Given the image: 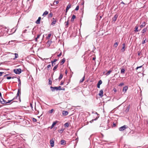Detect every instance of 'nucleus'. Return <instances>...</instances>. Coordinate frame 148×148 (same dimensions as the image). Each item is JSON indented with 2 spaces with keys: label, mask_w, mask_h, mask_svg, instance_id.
Instances as JSON below:
<instances>
[{
  "label": "nucleus",
  "mask_w": 148,
  "mask_h": 148,
  "mask_svg": "<svg viewBox=\"0 0 148 148\" xmlns=\"http://www.w3.org/2000/svg\"><path fill=\"white\" fill-rule=\"evenodd\" d=\"M50 88L52 92L54 91L55 90H61L62 88L60 86H58V87H53L52 86L50 87Z\"/></svg>",
  "instance_id": "f257e3e1"
},
{
  "label": "nucleus",
  "mask_w": 148,
  "mask_h": 148,
  "mask_svg": "<svg viewBox=\"0 0 148 148\" xmlns=\"http://www.w3.org/2000/svg\"><path fill=\"white\" fill-rule=\"evenodd\" d=\"M13 71L14 72L17 74H19L21 72V69L20 68L14 69Z\"/></svg>",
  "instance_id": "f03ea898"
},
{
  "label": "nucleus",
  "mask_w": 148,
  "mask_h": 148,
  "mask_svg": "<svg viewBox=\"0 0 148 148\" xmlns=\"http://www.w3.org/2000/svg\"><path fill=\"white\" fill-rule=\"evenodd\" d=\"M128 127V126L125 125H124L123 126H121L119 128V130L120 131H122L124 130H125Z\"/></svg>",
  "instance_id": "7ed1b4c3"
},
{
  "label": "nucleus",
  "mask_w": 148,
  "mask_h": 148,
  "mask_svg": "<svg viewBox=\"0 0 148 148\" xmlns=\"http://www.w3.org/2000/svg\"><path fill=\"white\" fill-rule=\"evenodd\" d=\"M3 27H2V26L0 25V36H3L4 34L3 32Z\"/></svg>",
  "instance_id": "20e7f679"
},
{
  "label": "nucleus",
  "mask_w": 148,
  "mask_h": 148,
  "mask_svg": "<svg viewBox=\"0 0 148 148\" xmlns=\"http://www.w3.org/2000/svg\"><path fill=\"white\" fill-rule=\"evenodd\" d=\"M1 98V99H0V101L1 103L3 104H5L6 103V101L2 97Z\"/></svg>",
  "instance_id": "39448f33"
},
{
  "label": "nucleus",
  "mask_w": 148,
  "mask_h": 148,
  "mask_svg": "<svg viewBox=\"0 0 148 148\" xmlns=\"http://www.w3.org/2000/svg\"><path fill=\"white\" fill-rule=\"evenodd\" d=\"M50 144L51 147H53L54 146V141L53 139L50 140Z\"/></svg>",
  "instance_id": "423d86ee"
},
{
  "label": "nucleus",
  "mask_w": 148,
  "mask_h": 148,
  "mask_svg": "<svg viewBox=\"0 0 148 148\" xmlns=\"http://www.w3.org/2000/svg\"><path fill=\"white\" fill-rule=\"evenodd\" d=\"M118 16L116 14H115L114 15V17L112 18V21L114 22H115L116 21Z\"/></svg>",
  "instance_id": "0eeeda50"
},
{
  "label": "nucleus",
  "mask_w": 148,
  "mask_h": 148,
  "mask_svg": "<svg viewBox=\"0 0 148 148\" xmlns=\"http://www.w3.org/2000/svg\"><path fill=\"white\" fill-rule=\"evenodd\" d=\"M103 91L102 90H100L99 95L101 97H102L103 96Z\"/></svg>",
  "instance_id": "6e6552de"
},
{
  "label": "nucleus",
  "mask_w": 148,
  "mask_h": 148,
  "mask_svg": "<svg viewBox=\"0 0 148 148\" xmlns=\"http://www.w3.org/2000/svg\"><path fill=\"white\" fill-rule=\"evenodd\" d=\"M16 78L18 79V88H21V80L19 78H18V77H16Z\"/></svg>",
  "instance_id": "1a4fd4ad"
},
{
  "label": "nucleus",
  "mask_w": 148,
  "mask_h": 148,
  "mask_svg": "<svg viewBox=\"0 0 148 148\" xmlns=\"http://www.w3.org/2000/svg\"><path fill=\"white\" fill-rule=\"evenodd\" d=\"M128 87L127 86H125L124 87L123 89V91L124 92V93H125L126 92V91L128 89Z\"/></svg>",
  "instance_id": "9d476101"
},
{
  "label": "nucleus",
  "mask_w": 148,
  "mask_h": 148,
  "mask_svg": "<svg viewBox=\"0 0 148 148\" xmlns=\"http://www.w3.org/2000/svg\"><path fill=\"white\" fill-rule=\"evenodd\" d=\"M147 30V28H144L143 29V30L142 31V33L143 35H145L144 34L146 32Z\"/></svg>",
  "instance_id": "9b49d317"
},
{
  "label": "nucleus",
  "mask_w": 148,
  "mask_h": 148,
  "mask_svg": "<svg viewBox=\"0 0 148 148\" xmlns=\"http://www.w3.org/2000/svg\"><path fill=\"white\" fill-rule=\"evenodd\" d=\"M60 144L62 145H64L66 144V141L64 140H62L60 141Z\"/></svg>",
  "instance_id": "f8f14e48"
},
{
  "label": "nucleus",
  "mask_w": 148,
  "mask_h": 148,
  "mask_svg": "<svg viewBox=\"0 0 148 148\" xmlns=\"http://www.w3.org/2000/svg\"><path fill=\"white\" fill-rule=\"evenodd\" d=\"M102 83V81L100 80L99 81L97 84V87L98 88H100V85Z\"/></svg>",
  "instance_id": "ddd939ff"
},
{
  "label": "nucleus",
  "mask_w": 148,
  "mask_h": 148,
  "mask_svg": "<svg viewBox=\"0 0 148 148\" xmlns=\"http://www.w3.org/2000/svg\"><path fill=\"white\" fill-rule=\"evenodd\" d=\"M95 113L96 114H97L98 116L96 117V119H92V120H91V121H90V123H92L94 121L98 119V118L99 117V116H98L99 114H97V112H95Z\"/></svg>",
  "instance_id": "4468645a"
},
{
  "label": "nucleus",
  "mask_w": 148,
  "mask_h": 148,
  "mask_svg": "<svg viewBox=\"0 0 148 148\" xmlns=\"http://www.w3.org/2000/svg\"><path fill=\"white\" fill-rule=\"evenodd\" d=\"M68 114V112L67 111H63L62 112V114L64 116H66Z\"/></svg>",
  "instance_id": "2eb2a0df"
},
{
  "label": "nucleus",
  "mask_w": 148,
  "mask_h": 148,
  "mask_svg": "<svg viewBox=\"0 0 148 148\" xmlns=\"http://www.w3.org/2000/svg\"><path fill=\"white\" fill-rule=\"evenodd\" d=\"M41 18L40 17H38V19L37 20L36 22L37 24H39L40 23Z\"/></svg>",
  "instance_id": "dca6fc26"
},
{
  "label": "nucleus",
  "mask_w": 148,
  "mask_h": 148,
  "mask_svg": "<svg viewBox=\"0 0 148 148\" xmlns=\"http://www.w3.org/2000/svg\"><path fill=\"white\" fill-rule=\"evenodd\" d=\"M21 88H18V92L16 94V95L17 96H19V94L21 93Z\"/></svg>",
  "instance_id": "f3484780"
},
{
  "label": "nucleus",
  "mask_w": 148,
  "mask_h": 148,
  "mask_svg": "<svg viewBox=\"0 0 148 148\" xmlns=\"http://www.w3.org/2000/svg\"><path fill=\"white\" fill-rule=\"evenodd\" d=\"M58 121H56L54 122H53L52 124V125H51V128H53L55 125L57 123Z\"/></svg>",
  "instance_id": "a211bd4d"
},
{
  "label": "nucleus",
  "mask_w": 148,
  "mask_h": 148,
  "mask_svg": "<svg viewBox=\"0 0 148 148\" xmlns=\"http://www.w3.org/2000/svg\"><path fill=\"white\" fill-rule=\"evenodd\" d=\"M53 19L54 20L53 21L52 23H51V25L53 26H54L56 24V21L54 18H53Z\"/></svg>",
  "instance_id": "6ab92c4d"
},
{
  "label": "nucleus",
  "mask_w": 148,
  "mask_h": 148,
  "mask_svg": "<svg viewBox=\"0 0 148 148\" xmlns=\"http://www.w3.org/2000/svg\"><path fill=\"white\" fill-rule=\"evenodd\" d=\"M71 6V4H69L67 6L66 8V12L70 8Z\"/></svg>",
  "instance_id": "aec40b11"
},
{
  "label": "nucleus",
  "mask_w": 148,
  "mask_h": 148,
  "mask_svg": "<svg viewBox=\"0 0 148 148\" xmlns=\"http://www.w3.org/2000/svg\"><path fill=\"white\" fill-rule=\"evenodd\" d=\"M145 25V22H143L142 24L140 26V27L141 28H142L143 27H144Z\"/></svg>",
  "instance_id": "412c9836"
},
{
  "label": "nucleus",
  "mask_w": 148,
  "mask_h": 148,
  "mask_svg": "<svg viewBox=\"0 0 148 148\" xmlns=\"http://www.w3.org/2000/svg\"><path fill=\"white\" fill-rule=\"evenodd\" d=\"M65 58H64L63 59L61 60V61L60 62L61 65L63 64L65 62Z\"/></svg>",
  "instance_id": "4be33fe9"
},
{
  "label": "nucleus",
  "mask_w": 148,
  "mask_h": 148,
  "mask_svg": "<svg viewBox=\"0 0 148 148\" xmlns=\"http://www.w3.org/2000/svg\"><path fill=\"white\" fill-rule=\"evenodd\" d=\"M76 18V16L75 15H73L72 16V18L71 19V22H73L74 19Z\"/></svg>",
  "instance_id": "5701e85b"
},
{
  "label": "nucleus",
  "mask_w": 148,
  "mask_h": 148,
  "mask_svg": "<svg viewBox=\"0 0 148 148\" xmlns=\"http://www.w3.org/2000/svg\"><path fill=\"white\" fill-rule=\"evenodd\" d=\"M138 26H135V28H134V31L135 32H138L139 31L138 30Z\"/></svg>",
  "instance_id": "b1692460"
},
{
  "label": "nucleus",
  "mask_w": 148,
  "mask_h": 148,
  "mask_svg": "<svg viewBox=\"0 0 148 148\" xmlns=\"http://www.w3.org/2000/svg\"><path fill=\"white\" fill-rule=\"evenodd\" d=\"M20 96L19 97V96H17V95H16L15 97H14L12 100H14L15 99H17L18 98V99H20V101H21V100L20 99Z\"/></svg>",
  "instance_id": "393cba45"
},
{
  "label": "nucleus",
  "mask_w": 148,
  "mask_h": 148,
  "mask_svg": "<svg viewBox=\"0 0 148 148\" xmlns=\"http://www.w3.org/2000/svg\"><path fill=\"white\" fill-rule=\"evenodd\" d=\"M63 77V75L61 74L60 73V75L58 78V80L59 81Z\"/></svg>",
  "instance_id": "a878e982"
},
{
  "label": "nucleus",
  "mask_w": 148,
  "mask_h": 148,
  "mask_svg": "<svg viewBox=\"0 0 148 148\" xmlns=\"http://www.w3.org/2000/svg\"><path fill=\"white\" fill-rule=\"evenodd\" d=\"M85 77V75H84V77H83L82 78V79L80 80V81H79L80 83L84 81V80Z\"/></svg>",
  "instance_id": "bb28decb"
},
{
  "label": "nucleus",
  "mask_w": 148,
  "mask_h": 148,
  "mask_svg": "<svg viewBox=\"0 0 148 148\" xmlns=\"http://www.w3.org/2000/svg\"><path fill=\"white\" fill-rule=\"evenodd\" d=\"M130 106H129L127 108H126V110H125V112H128L129 111V110H130Z\"/></svg>",
  "instance_id": "cd10ccee"
},
{
  "label": "nucleus",
  "mask_w": 148,
  "mask_h": 148,
  "mask_svg": "<svg viewBox=\"0 0 148 148\" xmlns=\"http://www.w3.org/2000/svg\"><path fill=\"white\" fill-rule=\"evenodd\" d=\"M51 34H49L46 37V38L47 39H49L50 38L51 36Z\"/></svg>",
  "instance_id": "c85d7f7f"
},
{
  "label": "nucleus",
  "mask_w": 148,
  "mask_h": 148,
  "mask_svg": "<svg viewBox=\"0 0 148 148\" xmlns=\"http://www.w3.org/2000/svg\"><path fill=\"white\" fill-rule=\"evenodd\" d=\"M15 55V58H14V60L15 59L17 58L18 57V55L17 53H15L14 54Z\"/></svg>",
  "instance_id": "c756f323"
},
{
  "label": "nucleus",
  "mask_w": 148,
  "mask_h": 148,
  "mask_svg": "<svg viewBox=\"0 0 148 148\" xmlns=\"http://www.w3.org/2000/svg\"><path fill=\"white\" fill-rule=\"evenodd\" d=\"M112 72V71L110 70H109L106 74V75L108 76L110 74L111 72Z\"/></svg>",
  "instance_id": "7c9ffc66"
},
{
  "label": "nucleus",
  "mask_w": 148,
  "mask_h": 148,
  "mask_svg": "<svg viewBox=\"0 0 148 148\" xmlns=\"http://www.w3.org/2000/svg\"><path fill=\"white\" fill-rule=\"evenodd\" d=\"M51 41H50L49 40H48L47 42V45H48V46L49 47L51 44Z\"/></svg>",
  "instance_id": "2f4dec72"
},
{
  "label": "nucleus",
  "mask_w": 148,
  "mask_h": 148,
  "mask_svg": "<svg viewBox=\"0 0 148 148\" xmlns=\"http://www.w3.org/2000/svg\"><path fill=\"white\" fill-rule=\"evenodd\" d=\"M59 3V1H54L53 2V4L54 5H57V4H58V3Z\"/></svg>",
  "instance_id": "473e14b6"
},
{
  "label": "nucleus",
  "mask_w": 148,
  "mask_h": 148,
  "mask_svg": "<svg viewBox=\"0 0 148 148\" xmlns=\"http://www.w3.org/2000/svg\"><path fill=\"white\" fill-rule=\"evenodd\" d=\"M64 130V129H61L58 130V131L59 133L62 134V132H63Z\"/></svg>",
  "instance_id": "72a5a7b5"
},
{
  "label": "nucleus",
  "mask_w": 148,
  "mask_h": 148,
  "mask_svg": "<svg viewBox=\"0 0 148 148\" xmlns=\"http://www.w3.org/2000/svg\"><path fill=\"white\" fill-rule=\"evenodd\" d=\"M119 42H116L114 44V46L115 47H116L117 46Z\"/></svg>",
  "instance_id": "f704fd0d"
},
{
  "label": "nucleus",
  "mask_w": 148,
  "mask_h": 148,
  "mask_svg": "<svg viewBox=\"0 0 148 148\" xmlns=\"http://www.w3.org/2000/svg\"><path fill=\"white\" fill-rule=\"evenodd\" d=\"M58 67V64H57L56 65L54 68H53V71L55 70Z\"/></svg>",
  "instance_id": "c9c22d12"
},
{
  "label": "nucleus",
  "mask_w": 148,
  "mask_h": 148,
  "mask_svg": "<svg viewBox=\"0 0 148 148\" xmlns=\"http://www.w3.org/2000/svg\"><path fill=\"white\" fill-rule=\"evenodd\" d=\"M125 70L124 69H122L121 70V73H125Z\"/></svg>",
  "instance_id": "e433bc0d"
},
{
  "label": "nucleus",
  "mask_w": 148,
  "mask_h": 148,
  "mask_svg": "<svg viewBox=\"0 0 148 148\" xmlns=\"http://www.w3.org/2000/svg\"><path fill=\"white\" fill-rule=\"evenodd\" d=\"M48 14V12L47 11H45L43 13L42 15L44 16L45 15H46Z\"/></svg>",
  "instance_id": "4c0bfd02"
},
{
  "label": "nucleus",
  "mask_w": 148,
  "mask_h": 148,
  "mask_svg": "<svg viewBox=\"0 0 148 148\" xmlns=\"http://www.w3.org/2000/svg\"><path fill=\"white\" fill-rule=\"evenodd\" d=\"M51 67V65L50 64L48 65L47 66V70L48 71H49V68Z\"/></svg>",
  "instance_id": "58836bf2"
},
{
  "label": "nucleus",
  "mask_w": 148,
  "mask_h": 148,
  "mask_svg": "<svg viewBox=\"0 0 148 148\" xmlns=\"http://www.w3.org/2000/svg\"><path fill=\"white\" fill-rule=\"evenodd\" d=\"M49 85H51L52 84V81L50 78L49 79Z\"/></svg>",
  "instance_id": "ea45409f"
},
{
  "label": "nucleus",
  "mask_w": 148,
  "mask_h": 148,
  "mask_svg": "<svg viewBox=\"0 0 148 148\" xmlns=\"http://www.w3.org/2000/svg\"><path fill=\"white\" fill-rule=\"evenodd\" d=\"M64 126L65 127H67L69 126V124L67 123H66L64 124Z\"/></svg>",
  "instance_id": "a19ab883"
},
{
  "label": "nucleus",
  "mask_w": 148,
  "mask_h": 148,
  "mask_svg": "<svg viewBox=\"0 0 148 148\" xmlns=\"http://www.w3.org/2000/svg\"><path fill=\"white\" fill-rule=\"evenodd\" d=\"M125 50V47H122V48L121 49V51L122 52H123Z\"/></svg>",
  "instance_id": "79ce46f5"
},
{
  "label": "nucleus",
  "mask_w": 148,
  "mask_h": 148,
  "mask_svg": "<svg viewBox=\"0 0 148 148\" xmlns=\"http://www.w3.org/2000/svg\"><path fill=\"white\" fill-rule=\"evenodd\" d=\"M3 28H4V30L6 32H8V29L7 28H6V27H5Z\"/></svg>",
  "instance_id": "37998d69"
},
{
  "label": "nucleus",
  "mask_w": 148,
  "mask_h": 148,
  "mask_svg": "<svg viewBox=\"0 0 148 148\" xmlns=\"http://www.w3.org/2000/svg\"><path fill=\"white\" fill-rule=\"evenodd\" d=\"M32 121L34 122H36L37 120L35 118H32Z\"/></svg>",
  "instance_id": "c03bdc74"
},
{
  "label": "nucleus",
  "mask_w": 148,
  "mask_h": 148,
  "mask_svg": "<svg viewBox=\"0 0 148 148\" xmlns=\"http://www.w3.org/2000/svg\"><path fill=\"white\" fill-rule=\"evenodd\" d=\"M53 111V109H52L51 110H50L49 111L48 113L49 114H51L52 113Z\"/></svg>",
  "instance_id": "a18cd8bd"
},
{
  "label": "nucleus",
  "mask_w": 148,
  "mask_h": 148,
  "mask_svg": "<svg viewBox=\"0 0 148 148\" xmlns=\"http://www.w3.org/2000/svg\"><path fill=\"white\" fill-rule=\"evenodd\" d=\"M53 15L52 13V12H50L49 14V16L51 17Z\"/></svg>",
  "instance_id": "49530a36"
},
{
  "label": "nucleus",
  "mask_w": 148,
  "mask_h": 148,
  "mask_svg": "<svg viewBox=\"0 0 148 148\" xmlns=\"http://www.w3.org/2000/svg\"><path fill=\"white\" fill-rule=\"evenodd\" d=\"M13 100L12 99L11 100H8V102H6L5 104L10 103Z\"/></svg>",
  "instance_id": "de8ad7c7"
},
{
  "label": "nucleus",
  "mask_w": 148,
  "mask_h": 148,
  "mask_svg": "<svg viewBox=\"0 0 148 148\" xmlns=\"http://www.w3.org/2000/svg\"><path fill=\"white\" fill-rule=\"evenodd\" d=\"M51 62L52 64V66H54L56 64V63L54 62H53V61H51Z\"/></svg>",
  "instance_id": "09e8293b"
},
{
  "label": "nucleus",
  "mask_w": 148,
  "mask_h": 148,
  "mask_svg": "<svg viewBox=\"0 0 148 148\" xmlns=\"http://www.w3.org/2000/svg\"><path fill=\"white\" fill-rule=\"evenodd\" d=\"M65 25L67 26L69 24V20H68L66 22H65Z\"/></svg>",
  "instance_id": "8fccbe9b"
},
{
  "label": "nucleus",
  "mask_w": 148,
  "mask_h": 148,
  "mask_svg": "<svg viewBox=\"0 0 148 148\" xmlns=\"http://www.w3.org/2000/svg\"><path fill=\"white\" fill-rule=\"evenodd\" d=\"M30 107L32 109V110L33 111L34 110H33L32 104V103H30Z\"/></svg>",
  "instance_id": "3c124183"
},
{
  "label": "nucleus",
  "mask_w": 148,
  "mask_h": 148,
  "mask_svg": "<svg viewBox=\"0 0 148 148\" xmlns=\"http://www.w3.org/2000/svg\"><path fill=\"white\" fill-rule=\"evenodd\" d=\"M79 6H77L76 7L75 10H76V11L77 10H79Z\"/></svg>",
  "instance_id": "603ef678"
},
{
  "label": "nucleus",
  "mask_w": 148,
  "mask_h": 148,
  "mask_svg": "<svg viewBox=\"0 0 148 148\" xmlns=\"http://www.w3.org/2000/svg\"><path fill=\"white\" fill-rule=\"evenodd\" d=\"M124 85V84L123 83H121L119 85V86H122Z\"/></svg>",
  "instance_id": "864d4df0"
},
{
  "label": "nucleus",
  "mask_w": 148,
  "mask_h": 148,
  "mask_svg": "<svg viewBox=\"0 0 148 148\" xmlns=\"http://www.w3.org/2000/svg\"><path fill=\"white\" fill-rule=\"evenodd\" d=\"M146 40V38L145 39L143 40V41H142V44H145V40Z\"/></svg>",
  "instance_id": "5fc2aeb1"
},
{
  "label": "nucleus",
  "mask_w": 148,
  "mask_h": 148,
  "mask_svg": "<svg viewBox=\"0 0 148 148\" xmlns=\"http://www.w3.org/2000/svg\"><path fill=\"white\" fill-rule=\"evenodd\" d=\"M138 56H140V55H141V52L138 51Z\"/></svg>",
  "instance_id": "6e6d98bb"
},
{
  "label": "nucleus",
  "mask_w": 148,
  "mask_h": 148,
  "mask_svg": "<svg viewBox=\"0 0 148 148\" xmlns=\"http://www.w3.org/2000/svg\"><path fill=\"white\" fill-rule=\"evenodd\" d=\"M62 54V52H61L57 56L58 57H60L61 55Z\"/></svg>",
  "instance_id": "4d7b16f0"
},
{
  "label": "nucleus",
  "mask_w": 148,
  "mask_h": 148,
  "mask_svg": "<svg viewBox=\"0 0 148 148\" xmlns=\"http://www.w3.org/2000/svg\"><path fill=\"white\" fill-rule=\"evenodd\" d=\"M58 60L57 59H55L53 60V61H52L53 62L55 63Z\"/></svg>",
  "instance_id": "13d9d810"
},
{
  "label": "nucleus",
  "mask_w": 148,
  "mask_h": 148,
  "mask_svg": "<svg viewBox=\"0 0 148 148\" xmlns=\"http://www.w3.org/2000/svg\"><path fill=\"white\" fill-rule=\"evenodd\" d=\"M4 73L3 72H0V77L2 76L3 74Z\"/></svg>",
  "instance_id": "bf43d9fd"
},
{
  "label": "nucleus",
  "mask_w": 148,
  "mask_h": 148,
  "mask_svg": "<svg viewBox=\"0 0 148 148\" xmlns=\"http://www.w3.org/2000/svg\"><path fill=\"white\" fill-rule=\"evenodd\" d=\"M40 35H41V34H39L38 35H37L36 38H38L40 36Z\"/></svg>",
  "instance_id": "052dcab7"
},
{
  "label": "nucleus",
  "mask_w": 148,
  "mask_h": 148,
  "mask_svg": "<svg viewBox=\"0 0 148 148\" xmlns=\"http://www.w3.org/2000/svg\"><path fill=\"white\" fill-rule=\"evenodd\" d=\"M7 79H11V77H6Z\"/></svg>",
  "instance_id": "680f3d73"
},
{
  "label": "nucleus",
  "mask_w": 148,
  "mask_h": 148,
  "mask_svg": "<svg viewBox=\"0 0 148 148\" xmlns=\"http://www.w3.org/2000/svg\"><path fill=\"white\" fill-rule=\"evenodd\" d=\"M65 73L66 74H67V70H66L65 71Z\"/></svg>",
  "instance_id": "e2e57ef3"
},
{
  "label": "nucleus",
  "mask_w": 148,
  "mask_h": 148,
  "mask_svg": "<svg viewBox=\"0 0 148 148\" xmlns=\"http://www.w3.org/2000/svg\"><path fill=\"white\" fill-rule=\"evenodd\" d=\"M125 43H124L123 44V47H125Z\"/></svg>",
  "instance_id": "0e129e2a"
},
{
  "label": "nucleus",
  "mask_w": 148,
  "mask_h": 148,
  "mask_svg": "<svg viewBox=\"0 0 148 148\" xmlns=\"http://www.w3.org/2000/svg\"><path fill=\"white\" fill-rule=\"evenodd\" d=\"M27 31V30L25 29L23 31V33H25V32H26V31Z\"/></svg>",
  "instance_id": "69168bd1"
},
{
  "label": "nucleus",
  "mask_w": 148,
  "mask_h": 148,
  "mask_svg": "<svg viewBox=\"0 0 148 148\" xmlns=\"http://www.w3.org/2000/svg\"><path fill=\"white\" fill-rule=\"evenodd\" d=\"M38 38H35V41L36 42H37L38 41Z\"/></svg>",
  "instance_id": "338daca9"
},
{
  "label": "nucleus",
  "mask_w": 148,
  "mask_h": 148,
  "mask_svg": "<svg viewBox=\"0 0 148 148\" xmlns=\"http://www.w3.org/2000/svg\"><path fill=\"white\" fill-rule=\"evenodd\" d=\"M64 84V83L62 81L61 82V83H60V85H62L63 84Z\"/></svg>",
  "instance_id": "774afa93"
}]
</instances>
